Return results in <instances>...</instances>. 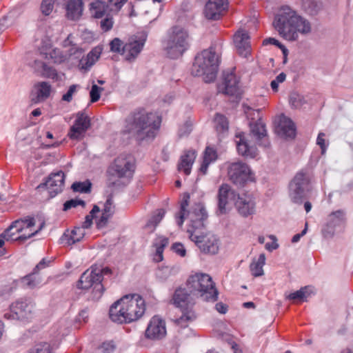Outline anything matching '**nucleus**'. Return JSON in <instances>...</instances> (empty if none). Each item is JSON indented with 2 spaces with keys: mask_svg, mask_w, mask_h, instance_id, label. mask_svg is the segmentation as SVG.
<instances>
[{
  "mask_svg": "<svg viewBox=\"0 0 353 353\" xmlns=\"http://www.w3.org/2000/svg\"><path fill=\"white\" fill-rule=\"evenodd\" d=\"M190 196L188 193L183 194L180 204V211L176 215V222L181 227L187 216L190 221L187 232L189 238L195 243L201 252L215 254L219 250V239L212 232H203L204 221L208 218L206 210L201 203H196L191 212L188 211Z\"/></svg>",
  "mask_w": 353,
  "mask_h": 353,
  "instance_id": "nucleus-1",
  "label": "nucleus"
},
{
  "mask_svg": "<svg viewBox=\"0 0 353 353\" xmlns=\"http://www.w3.org/2000/svg\"><path fill=\"white\" fill-rule=\"evenodd\" d=\"M161 121V117L157 113L137 109L126 117L123 132L139 141L154 139L160 130Z\"/></svg>",
  "mask_w": 353,
  "mask_h": 353,
  "instance_id": "nucleus-2",
  "label": "nucleus"
},
{
  "mask_svg": "<svg viewBox=\"0 0 353 353\" xmlns=\"http://www.w3.org/2000/svg\"><path fill=\"white\" fill-rule=\"evenodd\" d=\"M273 25L279 34L288 41L297 40L299 34H307L311 32L310 23L297 15L289 6H283L279 10Z\"/></svg>",
  "mask_w": 353,
  "mask_h": 353,
  "instance_id": "nucleus-3",
  "label": "nucleus"
},
{
  "mask_svg": "<svg viewBox=\"0 0 353 353\" xmlns=\"http://www.w3.org/2000/svg\"><path fill=\"white\" fill-rule=\"evenodd\" d=\"M145 300L137 294H128L110 307V319L117 323H130L139 319L145 313Z\"/></svg>",
  "mask_w": 353,
  "mask_h": 353,
  "instance_id": "nucleus-4",
  "label": "nucleus"
},
{
  "mask_svg": "<svg viewBox=\"0 0 353 353\" xmlns=\"http://www.w3.org/2000/svg\"><path fill=\"white\" fill-rule=\"evenodd\" d=\"M163 50L168 57L176 59L190 48V35L183 28L174 26L166 34L163 41Z\"/></svg>",
  "mask_w": 353,
  "mask_h": 353,
  "instance_id": "nucleus-5",
  "label": "nucleus"
},
{
  "mask_svg": "<svg viewBox=\"0 0 353 353\" xmlns=\"http://www.w3.org/2000/svg\"><path fill=\"white\" fill-rule=\"evenodd\" d=\"M186 287L192 295L200 297L205 301L215 302L219 292L212 277L205 273H196L189 276Z\"/></svg>",
  "mask_w": 353,
  "mask_h": 353,
  "instance_id": "nucleus-6",
  "label": "nucleus"
},
{
  "mask_svg": "<svg viewBox=\"0 0 353 353\" xmlns=\"http://www.w3.org/2000/svg\"><path fill=\"white\" fill-rule=\"evenodd\" d=\"M218 67L219 59L215 52L210 48L196 56L191 73L196 77H203L205 82L210 83L216 79Z\"/></svg>",
  "mask_w": 353,
  "mask_h": 353,
  "instance_id": "nucleus-7",
  "label": "nucleus"
},
{
  "mask_svg": "<svg viewBox=\"0 0 353 353\" xmlns=\"http://www.w3.org/2000/svg\"><path fill=\"white\" fill-rule=\"evenodd\" d=\"M39 230L40 228H35L34 219L28 216L13 221L1 236L7 241H24L35 235Z\"/></svg>",
  "mask_w": 353,
  "mask_h": 353,
  "instance_id": "nucleus-8",
  "label": "nucleus"
},
{
  "mask_svg": "<svg viewBox=\"0 0 353 353\" xmlns=\"http://www.w3.org/2000/svg\"><path fill=\"white\" fill-rule=\"evenodd\" d=\"M109 271L108 268L101 270L92 267L90 270H87L81 274L77 283V288L88 289L93 287L94 296L97 299L101 297L104 291V288L101 283L103 274Z\"/></svg>",
  "mask_w": 353,
  "mask_h": 353,
  "instance_id": "nucleus-9",
  "label": "nucleus"
},
{
  "mask_svg": "<svg viewBox=\"0 0 353 353\" xmlns=\"http://www.w3.org/2000/svg\"><path fill=\"white\" fill-rule=\"evenodd\" d=\"M311 176L304 170L297 172L290 183L289 196L292 202L301 204L310 191Z\"/></svg>",
  "mask_w": 353,
  "mask_h": 353,
  "instance_id": "nucleus-10",
  "label": "nucleus"
},
{
  "mask_svg": "<svg viewBox=\"0 0 353 353\" xmlns=\"http://www.w3.org/2000/svg\"><path fill=\"white\" fill-rule=\"evenodd\" d=\"M230 180L236 186L243 187L248 182L254 181V174L250 167L242 161L232 163L228 168Z\"/></svg>",
  "mask_w": 353,
  "mask_h": 353,
  "instance_id": "nucleus-11",
  "label": "nucleus"
},
{
  "mask_svg": "<svg viewBox=\"0 0 353 353\" xmlns=\"http://www.w3.org/2000/svg\"><path fill=\"white\" fill-rule=\"evenodd\" d=\"M135 170L134 161L130 156L120 155L109 168L112 176L119 179H131Z\"/></svg>",
  "mask_w": 353,
  "mask_h": 353,
  "instance_id": "nucleus-12",
  "label": "nucleus"
},
{
  "mask_svg": "<svg viewBox=\"0 0 353 353\" xmlns=\"http://www.w3.org/2000/svg\"><path fill=\"white\" fill-rule=\"evenodd\" d=\"M102 51V46H97L92 48L85 57H82L83 49L74 45L68 50V54L70 57L74 56L76 59H80L79 68L81 70H88L98 61Z\"/></svg>",
  "mask_w": 353,
  "mask_h": 353,
  "instance_id": "nucleus-13",
  "label": "nucleus"
},
{
  "mask_svg": "<svg viewBox=\"0 0 353 353\" xmlns=\"http://www.w3.org/2000/svg\"><path fill=\"white\" fill-rule=\"evenodd\" d=\"M35 303L29 300H19L10 306V312L6 313L4 317L13 319H28L32 317L34 311Z\"/></svg>",
  "mask_w": 353,
  "mask_h": 353,
  "instance_id": "nucleus-14",
  "label": "nucleus"
},
{
  "mask_svg": "<svg viewBox=\"0 0 353 353\" xmlns=\"http://www.w3.org/2000/svg\"><path fill=\"white\" fill-rule=\"evenodd\" d=\"M90 126V118L85 112L79 111L75 114V120L69 130L68 137L72 140H80Z\"/></svg>",
  "mask_w": 353,
  "mask_h": 353,
  "instance_id": "nucleus-15",
  "label": "nucleus"
},
{
  "mask_svg": "<svg viewBox=\"0 0 353 353\" xmlns=\"http://www.w3.org/2000/svg\"><path fill=\"white\" fill-rule=\"evenodd\" d=\"M146 41L145 37L134 35L130 37L124 44L123 56L129 62L135 61L142 51Z\"/></svg>",
  "mask_w": 353,
  "mask_h": 353,
  "instance_id": "nucleus-16",
  "label": "nucleus"
},
{
  "mask_svg": "<svg viewBox=\"0 0 353 353\" xmlns=\"http://www.w3.org/2000/svg\"><path fill=\"white\" fill-rule=\"evenodd\" d=\"M65 174L62 171L56 173H52L45 183L39 184L37 190L46 188L50 197L55 196L59 192L62 191L64 185Z\"/></svg>",
  "mask_w": 353,
  "mask_h": 353,
  "instance_id": "nucleus-17",
  "label": "nucleus"
},
{
  "mask_svg": "<svg viewBox=\"0 0 353 353\" xmlns=\"http://www.w3.org/2000/svg\"><path fill=\"white\" fill-rule=\"evenodd\" d=\"M166 334L165 323L158 316H154L150 321L145 330V336L150 339H160Z\"/></svg>",
  "mask_w": 353,
  "mask_h": 353,
  "instance_id": "nucleus-18",
  "label": "nucleus"
},
{
  "mask_svg": "<svg viewBox=\"0 0 353 353\" xmlns=\"http://www.w3.org/2000/svg\"><path fill=\"white\" fill-rule=\"evenodd\" d=\"M235 141L239 154L251 159L255 158L258 155L257 148L254 145H250L245 133L236 134Z\"/></svg>",
  "mask_w": 353,
  "mask_h": 353,
  "instance_id": "nucleus-19",
  "label": "nucleus"
},
{
  "mask_svg": "<svg viewBox=\"0 0 353 353\" xmlns=\"http://www.w3.org/2000/svg\"><path fill=\"white\" fill-rule=\"evenodd\" d=\"M239 81L234 73L224 74L223 81L219 86V91L225 94L238 96L240 94Z\"/></svg>",
  "mask_w": 353,
  "mask_h": 353,
  "instance_id": "nucleus-20",
  "label": "nucleus"
},
{
  "mask_svg": "<svg viewBox=\"0 0 353 353\" xmlns=\"http://www.w3.org/2000/svg\"><path fill=\"white\" fill-rule=\"evenodd\" d=\"M234 205L239 214L243 217H248L255 213V202L250 196H239Z\"/></svg>",
  "mask_w": 353,
  "mask_h": 353,
  "instance_id": "nucleus-21",
  "label": "nucleus"
},
{
  "mask_svg": "<svg viewBox=\"0 0 353 353\" xmlns=\"http://www.w3.org/2000/svg\"><path fill=\"white\" fill-rule=\"evenodd\" d=\"M227 1L225 0H209L205 8V14L208 19L217 20L225 11Z\"/></svg>",
  "mask_w": 353,
  "mask_h": 353,
  "instance_id": "nucleus-22",
  "label": "nucleus"
},
{
  "mask_svg": "<svg viewBox=\"0 0 353 353\" xmlns=\"http://www.w3.org/2000/svg\"><path fill=\"white\" fill-rule=\"evenodd\" d=\"M345 221V214L343 210H339L331 212L328 215L327 223L322 230L324 236L330 237L333 236L335 227L342 223H344Z\"/></svg>",
  "mask_w": 353,
  "mask_h": 353,
  "instance_id": "nucleus-23",
  "label": "nucleus"
},
{
  "mask_svg": "<svg viewBox=\"0 0 353 353\" xmlns=\"http://www.w3.org/2000/svg\"><path fill=\"white\" fill-rule=\"evenodd\" d=\"M234 43L239 55L247 57L251 53L250 36L245 30H239L234 35Z\"/></svg>",
  "mask_w": 353,
  "mask_h": 353,
  "instance_id": "nucleus-24",
  "label": "nucleus"
},
{
  "mask_svg": "<svg viewBox=\"0 0 353 353\" xmlns=\"http://www.w3.org/2000/svg\"><path fill=\"white\" fill-rule=\"evenodd\" d=\"M190 294L188 288H179L176 289L171 300L172 303L180 310L193 308V303L190 301Z\"/></svg>",
  "mask_w": 353,
  "mask_h": 353,
  "instance_id": "nucleus-25",
  "label": "nucleus"
},
{
  "mask_svg": "<svg viewBox=\"0 0 353 353\" xmlns=\"http://www.w3.org/2000/svg\"><path fill=\"white\" fill-rule=\"evenodd\" d=\"M250 127L251 134L256 139V141L259 142V144L265 148L269 147L270 143L268 139L265 125L261 119H259L255 122H250Z\"/></svg>",
  "mask_w": 353,
  "mask_h": 353,
  "instance_id": "nucleus-26",
  "label": "nucleus"
},
{
  "mask_svg": "<svg viewBox=\"0 0 353 353\" xmlns=\"http://www.w3.org/2000/svg\"><path fill=\"white\" fill-rule=\"evenodd\" d=\"M234 195V191L228 184H222L218 191V211L219 214H224L227 213V205L229 199H232Z\"/></svg>",
  "mask_w": 353,
  "mask_h": 353,
  "instance_id": "nucleus-27",
  "label": "nucleus"
},
{
  "mask_svg": "<svg viewBox=\"0 0 353 353\" xmlns=\"http://www.w3.org/2000/svg\"><path fill=\"white\" fill-rule=\"evenodd\" d=\"M276 133L282 137L294 138L296 134V128L293 121L287 117L282 115L276 128Z\"/></svg>",
  "mask_w": 353,
  "mask_h": 353,
  "instance_id": "nucleus-28",
  "label": "nucleus"
},
{
  "mask_svg": "<svg viewBox=\"0 0 353 353\" xmlns=\"http://www.w3.org/2000/svg\"><path fill=\"white\" fill-rule=\"evenodd\" d=\"M196 157V152L194 150H188L184 151L183 154L181 156L178 164V170L183 172L185 175H189L191 172L192 166Z\"/></svg>",
  "mask_w": 353,
  "mask_h": 353,
  "instance_id": "nucleus-29",
  "label": "nucleus"
},
{
  "mask_svg": "<svg viewBox=\"0 0 353 353\" xmlns=\"http://www.w3.org/2000/svg\"><path fill=\"white\" fill-rule=\"evenodd\" d=\"M66 17L71 20L80 18L83 12V3L82 0H66Z\"/></svg>",
  "mask_w": 353,
  "mask_h": 353,
  "instance_id": "nucleus-30",
  "label": "nucleus"
},
{
  "mask_svg": "<svg viewBox=\"0 0 353 353\" xmlns=\"http://www.w3.org/2000/svg\"><path fill=\"white\" fill-rule=\"evenodd\" d=\"M218 158L216 150L212 147L207 146L203 154V161L199 171L204 175L208 172L209 165L215 162Z\"/></svg>",
  "mask_w": 353,
  "mask_h": 353,
  "instance_id": "nucleus-31",
  "label": "nucleus"
},
{
  "mask_svg": "<svg viewBox=\"0 0 353 353\" xmlns=\"http://www.w3.org/2000/svg\"><path fill=\"white\" fill-rule=\"evenodd\" d=\"M108 4L103 1L95 0L90 4V14L95 19H101L108 14Z\"/></svg>",
  "mask_w": 353,
  "mask_h": 353,
  "instance_id": "nucleus-32",
  "label": "nucleus"
},
{
  "mask_svg": "<svg viewBox=\"0 0 353 353\" xmlns=\"http://www.w3.org/2000/svg\"><path fill=\"white\" fill-rule=\"evenodd\" d=\"M181 315L179 318L174 319V323L181 328L187 327L189 323L196 319L195 313L192 308H186L181 310Z\"/></svg>",
  "mask_w": 353,
  "mask_h": 353,
  "instance_id": "nucleus-33",
  "label": "nucleus"
},
{
  "mask_svg": "<svg viewBox=\"0 0 353 353\" xmlns=\"http://www.w3.org/2000/svg\"><path fill=\"white\" fill-rule=\"evenodd\" d=\"M265 263V254H261L258 259H254L250 265V270L252 274L255 276H261L263 275V266Z\"/></svg>",
  "mask_w": 353,
  "mask_h": 353,
  "instance_id": "nucleus-34",
  "label": "nucleus"
},
{
  "mask_svg": "<svg viewBox=\"0 0 353 353\" xmlns=\"http://www.w3.org/2000/svg\"><path fill=\"white\" fill-rule=\"evenodd\" d=\"M48 265V262H46L43 259L34 268L32 272L24 277V281L26 282L27 285L30 288H33L39 283V281L35 279V275L41 269L46 268Z\"/></svg>",
  "mask_w": 353,
  "mask_h": 353,
  "instance_id": "nucleus-35",
  "label": "nucleus"
},
{
  "mask_svg": "<svg viewBox=\"0 0 353 353\" xmlns=\"http://www.w3.org/2000/svg\"><path fill=\"white\" fill-rule=\"evenodd\" d=\"M85 235V230L81 227H75L70 234H64L66 243L72 245L80 241Z\"/></svg>",
  "mask_w": 353,
  "mask_h": 353,
  "instance_id": "nucleus-36",
  "label": "nucleus"
},
{
  "mask_svg": "<svg viewBox=\"0 0 353 353\" xmlns=\"http://www.w3.org/2000/svg\"><path fill=\"white\" fill-rule=\"evenodd\" d=\"M214 126L218 134L228 132L229 123L228 119L223 114L216 113L214 118Z\"/></svg>",
  "mask_w": 353,
  "mask_h": 353,
  "instance_id": "nucleus-37",
  "label": "nucleus"
},
{
  "mask_svg": "<svg viewBox=\"0 0 353 353\" xmlns=\"http://www.w3.org/2000/svg\"><path fill=\"white\" fill-rule=\"evenodd\" d=\"M37 88L38 101H43L48 99L52 90V86L48 82L42 81L35 85Z\"/></svg>",
  "mask_w": 353,
  "mask_h": 353,
  "instance_id": "nucleus-38",
  "label": "nucleus"
},
{
  "mask_svg": "<svg viewBox=\"0 0 353 353\" xmlns=\"http://www.w3.org/2000/svg\"><path fill=\"white\" fill-rule=\"evenodd\" d=\"M169 241L168 239L165 237H161L157 239L154 245L156 248V253L154 255V259L157 262H160L163 259V250L164 248L168 245Z\"/></svg>",
  "mask_w": 353,
  "mask_h": 353,
  "instance_id": "nucleus-39",
  "label": "nucleus"
},
{
  "mask_svg": "<svg viewBox=\"0 0 353 353\" xmlns=\"http://www.w3.org/2000/svg\"><path fill=\"white\" fill-rule=\"evenodd\" d=\"M165 214V211L163 209H158L155 214L148 221L146 227L152 228V230H154L163 219Z\"/></svg>",
  "mask_w": 353,
  "mask_h": 353,
  "instance_id": "nucleus-40",
  "label": "nucleus"
},
{
  "mask_svg": "<svg viewBox=\"0 0 353 353\" xmlns=\"http://www.w3.org/2000/svg\"><path fill=\"white\" fill-rule=\"evenodd\" d=\"M72 189L74 192L87 193L90 192L91 183L88 181L75 182L72 185Z\"/></svg>",
  "mask_w": 353,
  "mask_h": 353,
  "instance_id": "nucleus-41",
  "label": "nucleus"
},
{
  "mask_svg": "<svg viewBox=\"0 0 353 353\" xmlns=\"http://www.w3.org/2000/svg\"><path fill=\"white\" fill-rule=\"evenodd\" d=\"M43 76L46 78L52 79L53 80L57 81L59 79V74L57 70L51 67L44 63L43 65Z\"/></svg>",
  "mask_w": 353,
  "mask_h": 353,
  "instance_id": "nucleus-42",
  "label": "nucleus"
},
{
  "mask_svg": "<svg viewBox=\"0 0 353 353\" xmlns=\"http://www.w3.org/2000/svg\"><path fill=\"white\" fill-rule=\"evenodd\" d=\"M123 42L119 38H114L110 42V51L123 55Z\"/></svg>",
  "mask_w": 353,
  "mask_h": 353,
  "instance_id": "nucleus-43",
  "label": "nucleus"
},
{
  "mask_svg": "<svg viewBox=\"0 0 353 353\" xmlns=\"http://www.w3.org/2000/svg\"><path fill=\"white\" fill-rule=\"evenodd\" d=\"M307 296V288L304 287L294 292L290 293L288 298L290 300H303Z\"/></svg>",
  "mask_w": 353,
  "mask_h": 353,
  "instance_id": "nucleus-44",
  "label": "nucleus"
},
{
  "mask_svg": "<svg viewBox=\"0 0 353 353\" xmlns=\"http://www.w3.org/2000/svg\"><path fill=\"white\" fill-rule=\"evenodd\" d=\"M114 24L113 18L109 14L105 15V17L100 22V27L104 32L110 30Z\"/></svg>",
  "mask_w": 353,
  "mask_h": 353,
  "instance_id": "nucleus-45",
  "label": "nucleus"
},
{
  "mask_svg": "<svg viewBox=\"0 0 353 353\" xmlns=\"http://www.w3.org/2000/svg\"><path fill=\"white\" fill-rule=\"evenodd\" d=\"M54 8V0H43L41 4V10L46 16L49 15Z\"/></svg>",
  "mask_w": 353,
  "mask_h": 353,
  "instance_id": "nucleus-46",
  "label": "nucleus"
},
{
  "mask_svg": "<svg viewBox=\"0 0 353 353\" xmlns=\"http://www.w3.org/2000/svg\"><path fill=\"white\" fill-rule=\"evenodd\" d=\"M103 88L99 87L97 85L94 84L91 88V90L90 92V101L92 103L97 102L99 100L101 96V92Z\"/></svg>",
  "mask_w": 353,
  "mask_h": 353,
  "instance_id": "nucleus-47",
  "label": "nucleus"
},
{
  "mask_svg": "<svg viewBox=\"0 0 353 353\" xmlns=\"http://www.w3.org/2000/svg\"><path fill=\"white\" fill-rule=\"evenodd\" d=\"M80 205L82 206H84L85 205L84 201L80 200V199H71V200L67 201L63 204V210L67 211V210L71 209L72 208H75Z\"/></svg>",
  "mask_w": 353,
  "mask_h": 353,
  "instance_id": "nucleus-48",
  "label": "nucleus"
},
{
  "mask_svg": "<svg viewBox=\"0 0 353 353\" xmlns=\"http://www.w3.org/2000/svg\"><path fill=\"white\" fill-rule=\"evenodd\" d=\"M28 353H50L49 345L46 343L38 344Z\"/></svg>",
  "mask_w": 353,
  "mask_h": 353,
  "instance_id": "nucleus-49",
  "label": "nucleus"
},
{
  "mask_svg": "<svg viewBox=\"0 0 353 353\" xmlns=\"http://www.w3.org/2000/svg\"><path fill=\"white\" fill-rule=\"evenodd\" d=\"M77 85H70L67 92L62 96V100L64 101L70 102L72 100L73 94L77 90Z\"/></svg>",
  "mask_w": 353,
  "mask_h": 353,
  "instance_id": "nucleus-50",
  "label": "nucleus"
},
{
  "mask_svg": "<svg viewBox=\"0 0 353 353\" xmlns=\"http://www.w3.org/2000/svg\"><path fill=\"white\" fill-rule=\"evenodd\" d=\"M128 1V0H108L110 6L112 9L115 11H119L123 6Z\"/></svg>",
  "mask_w": 353,
  "mask_h": 353,
  "instance_id": "nucleus-51",
  "label": "nucleus"
},
{
  "mask_svg": "<svg viewBox=\"0 0 353 353\" xmlns=\"http://www.w3.org/2000/svg\"><path fill=\"white\" fill-rule=\"evenodd\" d=\"M173 251L181 256H185L186 254V250L183 244L180 243H175L172 247Z\"/></svg>",
  "mask_w": 353,
  "mask_h": 353,
  "instance_id": "nucleus-52",
  "label": "nucleus"
},
{
  "mask_svg": "<svg viewBox=\"0 0 353 353\" xmlns=\"http://www.w3.org/2000/svg\"><path fill=\"white\" fill-rule=\"evenodd\" d=\"M325 134L323 132H320L317 137L316 143L319 145L321 149V153L324 154L326 150V145L325 137Z\"/></svg>",
  "mask_w": 353,
  "mask_h": 353,
  "instance_id": "nucleus-53",
  "label": "nucleus"
},
{
  "mask_svg": "<svg viewBox=\"0 0 353 353\" xmlns=\"http://www.w3.org/2000/svg\"><path fill=\"white\" fill-rule=\"evenodd\" d=\"M111 217L110 215L108 214H105L104 212H102V214L100 217V219L97 222V226L98 228H104L108 221V219Z\"/></svg>",
  "mask_w": 353,
  "mask_h": 353,
  "instance_id": "nucleus-54",
  "label": "nucleus"
},
{
  "mask_svg": "<svg viewBox=\"0 0 353 353\" xmlns=\"http://www.w3.org/2000/svg\"><path fill=\"white\" fill-rule=\"evenodd\" d=\"M103 212L105 214H108L112 216L114 213V206L112 204V201L110 199H108L104 204V208L103 210Z\"/></svg>",
  "mask_w": 353,
  "mask_h": 353,
  "instance_id": "nucleus-55",
  "label": "nucleus"
},
{
  "mask_svg": "<svg viewBox=\"0 0 353 353\" xmlns=\"http://www.w3.org/2000/svg\"><path fill=\"white\" fill-rule=\"evenodd\" d=\"M192 130L191 125L189 123H185L180 129L179 131V136L184 137L190 133Z\"/></svg>",
  "mask_w": 353,
  "mask_h": 353,
  "instance_id": "nucleus-56",
  "label": "nucleus"
},
{
  "mask_svg": "<svg viewBox=\"0 0 353 353\" xmlns=\"http://www.w3.org/2000/svg\"><path fill=\"white\" fill-rule=\"evenodd\" d=\"M114 348V345L110 342L103 343L101 346V349L102 350V352L103 353H110L111 352H113Z\"/></svg>",
  "mask_w": 353,
  "mask_h": 353,
  "instance_id": "nucleus-57",
  "label": "nucleus"
},
{
  "mask_svg": "<svg viewBox=\"0 0 353 353\" xmlns=\"http://www.w3.org/2000/svg\"><path fill=\"white\" fill-rule=\"evenodd\" d=\"M307 226H308V223H307V222H306L305 224V228L302 230V232L301 233H299V234H295L292 237V243L298 242L300 240L301 237L304 236L306 234V232L307 231Z\"/></svg>",
  "mask_w": 353,
  "mask_h": 353,
  "instance_id": "nucleus-58",
  "label": "nucleus"
},
{
  "mask_svg": "<svg viewBox=\"0 0 353 353\" xmlns=\"http://www.w3.org/2000/svg\"><path fill=\"white\" fill-rule=\"evenodd\" d=\"M93 218V215H87L85 216V221L83 222L82 225L81 227L83 228L84 230L86 228H89L92 223Z\"/></svg>",
  "mask_w": 353,
  "mask_h": 353,
  "instance_id": "nucleus-59",
  "label": "nucleus"
},
{
  "mask_svg": "<svg viewBox=\"0 0 353 353\" xmlns=\"http://www.w3.org/2000/svg\"><path fill=\"white\" fill-rule=\"evenodd\" d=\"M216 310L221 314H225L228 311V306L222 302L217 303L215 305Z\"/></svg>",
  "mask_w": 353,
  "mask_h": 353,
  "instance_id": "nucleus-60",
  "label": "nucleus"
},
{
  "mask_svg": "<svg viewBox=\"0 0 353 353\" xmlns=\"http://www.w3.org/2000/svg\"><path fill=\"white\" fill-rule=\"evenodd\" d=\"M279 43L280 42L277 39L274 38H268L263 41V45L272 44L276 46H279Z\"/></svg>",
  "mask_w": 353,
  "mask_h": 353,
  "instance_id": "nucleus-61",
  "label": "nucleus"
},
{
  "mask_svg": "<svg viewBox=\"0 0 353 353\" xmlns=\"http://www.w3.org/2000/svg\"><path fill=\"white\" fill-rule=\"evenodd\" d=\"M286 78V74L284 72L280 73L275 79L276 81L278 83H283Z\"/></svg>",
  "mask_w": 353,
  "mask_h": 353,
  "instance_id": "nucleus-62",
  "label": "nucleus"
},
{
  "mask_svg": "<svg viewBox=\"0 0 353 353\" xmlns=\"http://www.w3.org/2000/svg\"><path fill=\"white\" fill-rule=\"evenodd\" d=\"M265 248L268 250H276L278 248V244L276 242H272L271 244L267 243Z\"/></svg>",
  "mask_w": 353,
  "mask_h": 353,
  "instance_id": "nucleus-63",
  "label": "nucleus"
},
{
  "mask_svg": "<svg viewBox=\"0 0 353 353\" xmlns=\"http://www.w3.org/2000/svg\"><path fill=\"white\" fill-rule=\"evenodd\" d=\"M1 237L2 236H1V237H0V257L2 256L6 252V249L3 247L4 240L2 239Z\"/></svg>",
  "mask_w": 353,
  "mask_h": 353,
  "instance_id": "nucleus-64",
  "label": "nucleus"
}]
</instances>
